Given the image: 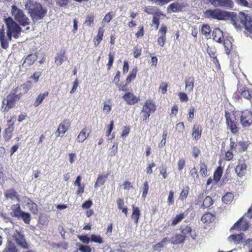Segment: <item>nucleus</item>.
I'll list each match as a JSON object with an SVG mask.
<instances>
[{"mask_svg": "<svg viewBox=\"0 0 252 252\" xmlns=\"http://www.w3.org/2000/svg\"><path fill=\"white\" fill-rule=\"evenodd\" d=\"M234 199V195L232 192H228L222 197V201L226 204H230Z\"/></svg>", "mask_w": 252, "mask_h": 252, "instance_id": "nucleus-37", "label": "nucleus"}, {"mask_svg": "<svg viewBox=\"0 0 252 252\" xmlns=\"http://www.w3.org/2000/svg\"><path fill=\"white\" fill-rule=\"evenodd\" d=\"M4 196L6 199H11L12 200L15 199L18 201L20 200L19 195L18 192L13 189H7L4 192Z\"/></svg>", "mask_w": 252, "mask_h": 252, "instance_id": "nucleus-21", "label": "nucleus"}, {"mask_svg": "<svg viewBox=\"0 0 252 252\" xmlns=\"http://www.w3.org/2000/svg\"><path fill=\"white\" fill-rule=\"evenodd\" d=\"M19 87L16 88L12 90L11 92L6 96V107L8 109L13 108L16 104V102L19 101L22 96L21 93L18 92Z\"/></svg>", "mask_w": 252, "mask_h": 252, "instance_id": "nucleus-7", "label": "nucleus"}, {"mask_svg": "<svg viewBox=\"0 0 252 252\" xmlns=\"http://www.w3.org/2000/svg\"><path fill=\"white\" fill-rule=\"evenodd\" d=\"M114 126V121L112 120L110 121V123L108 126V128L106 131V135L107 136H109V135L111 134V132L112 130L113 129Z\"/></svg>", "mask_w": 252, "mask_h": 252, "instance_id": "nucleus-62", "label": "nucleus"}, {"mask_svg": "<svg viewBox=\"0 0 252 252\" xmlns=\"http://www.w3.org/2000/svg\"><path fill=\"white\" fill-rule=\"evenodd\" d=\"M169 241L168 238L167 237L164 238L160 242L155 244L154 246L155 250L160 251V249L164 246V245Z\"/></svg>", "mask_w": 252, "mask_h": 252, "instance_id": "nucleus-45", "label": "nucleus"}, {"mask_svg": "<svg viewBox=\"0 0 252 252\" xmlns=\"http://www.w3.org/2000/svg\"><path fill=\"white\" fill-rule=\"evenodd\" d=\"M215 216L211 213H206L201 217V220L203 223H210L214 220Z\"/></svg>", "mask_w": 252, "mask_h": 252, "instance_id": "nucleus-33", "label": "nucleus"}, {"mask_svg": "<svg viewBox=\"0 0 252 252\" xmlns=\"http://www.w3.org/2000/svg\"><path fill=\"white\" fill-rule=\"evenodd\" d=\"M149 189V186L148 184V182L146 181L144 183L142 189V197L143 198H145L148 194V192Z\"/></svg>", "mask_w": 252, "mask_h": 252, "instance_id": "nucleus-52", "label": "nucleus"}, {"mask_svg": "<svg viewBox=\"0 0 252 252\" xmlns=\"http://www.w3.org/2000/svg\"><path fill=\"white\" fill-rule=\"evenodd\" d=\"M112 102L111 99H108L104 102L103 111L104 113H109L112 109Z\"/></svg>", "mask_w": 252, "mask_h": 252, "instance_id": "nucleus-42", "label": "nucleus"}, {"mask_svg": "<svg viewBox=\"0 0 252 252\" xmlns=\"http://www.w3.org/2000/svg\"><path fill=\"white\" fill-rule=\"evenodd\" d=\"M200 173L202 176H207V167L204 162H200Z\"/></svg>", "mask_w": 252, "mask_h": 252, "instance_id": "nucleus-50", "label": "nucleus"}, {"mask_svg": "<svg viewBox=\"0 0 252 252\" xmlns=\"http://www.w3.org/2000/svg\"><path fill=\"white\" fill-rule=\"evenodd\" d=\"M184 7L183 4H181L178 2H175L170 4L167 8V11L169 13L172 12H178L182 11Z\"/></svg>", "mask_w": 252, "mask_h": 252, "instance_id": "nucleus-16", "label": "nucleus"}, {"mask_svg": "<svg viewBox=\"0 0 252 252\" xmlns=\"http://www.w3.org/2000/svg\"><path fill=\"white\" fill-rule=\"evenodd\" d=\"M130 131V126H124L123 127L122 134H121V137L124 138L127 136L128 134L129 133Z\"/></svg>", "mask_w": 252, "mask_h": 252, "instance_id": "nucleus-56", "label": "nucleus"}, {"mask_svg": "<svg viewBox=\"0 0 252 252\" xmlns=\"http://www.w3.org/2000/svg\"><path fill=\"white\" fill-rule=\"evenodd\" d=\"M123 99L128 105H134L139 100V97L136 96L133 93L130 92L126 93L123 96Z\"/></svg>", "mask_w": 252, "mask_h": 252, "instance_id": "nucleus-15", "label": "nucleus"}, {"mask_svg": "<svg viewBox=\"0 0 252 252\" xmlns=\"http://www.w3.org/2000/svg\"><path fill=\"white\" fill-rule=\"evenodd\" d=\"M222 168L221 167L219 166L217 168V169L214 172L213 175L214 180L216 182H218L220 180V179L222 176Z\"/></svg>", "mask_w": 252, "mask_h": 252, "instance_id": "nucleus-43", "label": "nucleus"}, {"mask_svg": "<svg viewBox=\"0 0 252 252\" xmlns=\"http://www.w3.org/2000/svg\"><path fill=\"white\" fill-rule=\"evenodd\" d=\"M29 201L28 203V207L30 211L33 214H36L38 212L37 205L30 198H28Z\"/></svg>", "mask_w": 252, "mask_h": 252, "instance_id": "nucleus-41", "label": "nucleus"}, {"mask_svg": "<svg viewBox=\"0 0 252 252\" xmlns=\"http://www.w3.org/2000/svg\"><path fill=\"white\" fill-rule=\"evenodd\" d=\"M20 219L23 220L25 223L29 224L31 220V215L29 213L23 212L20 216Z\"/></svg>", "mask_w": 252, "mask_h": 252, "instance_id": "nucleus-47", "label": "nucleus"}, {"mask_svg": "<svg viewBox=\"0 0 252 252\" xmlns=\"http://www.w3.org/2000/svg\"><path fill=\"white\" fill-rule=\"evenodd\" d=\"M115 16V13L113 11H110L107 13L103 19H102V23L105 24V23H109L111 20L113 19V18Z\"/></svg>", "mask_w": 252, "mask_h": 252, "instance_id": "nucleus-49", "label": "nucleus"}, {"mask_svg": "<svg viewBox=\"0 0 252 252\" xmlns=\"http://www.w3.org/2000/svg\"><path fill=\"white\" fill-rule=\"evenodd\" d=\"M179 99L182 102H187L188 101L189 98L187 94L184 92H180L178 94Z\"/></svg>", "mask_w": 252, "mask_h": 252, "instance_id": "nucleus-63", "label": "nucleus"}, {"mask_svg": "<svg viewBox=\"0 0 252 252\" xmlns=\"http://www.w3.org/2000/svg\"><path fill=\"white\" fill-rule=\"evenodd\" d=\"M70 126V122L68 120L65 119L59 125L56 131L57 137L60 136L61 134L63 135Z\"/></svg>", "mask_w": 252, "mask_h": 252, "instance_id": "nucleus-13", "label": "nucleus"}, {"mask_svg": "<svg viewBox=\"0 0 252 252\" xmlns=\"http://www.w3.org/2000/svg\"><path fill=\"white\" fill-rule=\"evenodd\" d=\"M78 250L81 252H91L92 249L90 246L88 245H83L82 244L79 245Z\"/></svg>", "mask_w": 252, "mask_h": 252, "instance_id": "nucleus-55", "label": "nucleus"}, {"mask_svg": "<svg viewBox=\"0 0 252 252\" xmlns=\"http://www.w3.org/2000/svg\"><path fill=\"white\" fill-rule=\"evenodd\" d=\"M137 71V67L136 66L133 67L126 77V82L127 83L130 84L132 80L136 78Z\"/></svg>", "mask_w": 252, "mask_h": 252, "instance_id": "nucleus-34", "label": "nucleus"}, {"mask_svg": "<svg viewBox=\"0 0 252 252\" xmlns=\"http://www.w3.org/2000/svg\"><path fill=\"white\" fill-rule=\"evenodd\" d=\"M91 132V129L84 127L79 133L76 140L78 143L84 142L90 135Z\"/></svg>", "mask_w": 252, "mask_h": 252, "instance_id": "nucleus-18", "label": "nucleus"}, {"mask_svg": "<svg viewBox=\"0 0 252 252\" xmlns=\"http://www.w3.org/2000/svg\"><path fill=\"white\" fill-rule=\"evenodd\" d=\"M250 227L249 222L244 219L243 217L240 218L233 226L231 229H236L238 231H246Z\"/></svg>", "mask_w": 252, "mask_h": 252, "instance_id": "nucleus-12", "label": "nucleus"}, {"mask_svg": "<svg viewBox=\"0 0 252 252\" xmlns=\"http://www.w3.org/2000/svg\"><path fill=\"white\" fill-rule=\"evenodd\" d=\"M208 53L210 57L213 59V62L215 63H219V61L217 58L216 52L212 49H209L207 50Z\"/></svg>", "mask_w": 252, "mask_h": 252, "instance_id": "nucleus-54", "label": "nucleus"}, {"mask_svg": "<svg viewBox=\"0 0 252 252\" xmlns=\"http://www.w3.org/2000/svg\"><path fill=\"white\" fill-rule=\"evenodd\" d=\"M3 252H18V250L14 243L8 241Z\"/></svg>", "mask_w": 252, "mask_h": 252, "instance_id": "nucleus-35", "label": "nucleus"}, {"mask_svg": "<svg viewBox=\"0 0 252 252\" xmlns=\"http://www.w3.org/2000/svg\"><path fill=\"white\" fill-rule=\"evenodd\" d=\"M11 14L20 25L25 27V30L30 29V20L22 10L18 8L16 5H13L11 6Z\"/></svg>", "mask_w": 252, "mask_h": 252, "instance_id": "nucleus-3", "label": "nucleus"}, {"mask_svg": "<svg viewBox=\"0 0 252 252\" xmlns=\"http://www.w3.org/2000/svg\"><path fill=\"white\" fill-rule=\"evenodd\" d=\"M229 16V12L222 11L219 8L207 9L204 11L205 18L215 19L219 21L226 20Z\"/></svg>", "mask_w": 252, "mask_h": 252, "instance_id": "nucleus-5", "label": "nucleus"}, {"mask_svg": "<svg viewBox=\"0 0 252 252\" xmlns=\"http://www.w3.org/2000/svg\"><path fill=\"white\" fill-rule=\"evenodd\" d=\"M48 95L49 92L47 91L44 92L43 93L39 94L33 102V106L35 107L38 106L43 102L44 99L47 97Z\"/></svg>", "mask_w": 252, "mask_h": 252, "instance_id": "nucleus-27", "label": "nucleus"}, {"mask_svg": "<svg viewBox=\"0 0 252 252\" xmlns=\"http://www.w3.org/2000/svg\"><path fill=\"white\" fill-rule=\"evenodd\" d=\"M243 234H233L230 235L228 239L230 242H233L236 244L240 243L243 239Z\"/></svg>", "mask_w": 252, "mask_h": 252, "instance_id": "nucleus-32", "label": "nucleus"}, {"mask_svg": "<svg viewBox=\"0 0 252 252\" xmlns=\"http://www.w3.org/2000/svg\"><path fill=\"white\" fill-rule=\"evenodd\" d=\"M200 32L207 38L210 37L211 30L210 26L208 24H203L200 27Z\"/></svg>", "mask_w": 252, "mask_h": 252, "instance_id": "nucleus-28", "label": "nucleus"}, {"mask_svg": "<svg viewBox=\"0 0 252 252\" xmlns=\"http://www.w3.org/2000/svg\"><path fill=\"white\" fill-rule=\"evenodd\" d=\"M127 84H129L127 83L126 82V83L124 84V82H122L121 83H118V85H116L118 87L119 91L126 92L127 90Z\"/></svg>", "mask_w": 252, "mask_h": 252, "instance_id": "nucleus-61", "label": "nucleus"}, {"mask_svg": "<svg viewBox=\"0 0 252 252\" xmlns=\"http://www.w3.org/2000/svg\"><path fill=\"white\" fill-rule=\"evenodd\" d=\"M36 59L37 56L35 54H30L25 59L23 64H25L26 65H31L34 63Z\"/></svg>", "mask_w": 252, "mask_h": 252, "instance_id": "nucleus-38", "label": "nucleus"}, {"mask_svg": "<svg viewBox=\"0 0 252 252\" xmlns=\"http://www.w3.org/2000/svg\"><path fill=\"white\" fill-rule=\"evenodd\" d=\"M180 230L182 234L185 236L186 238L188 236L190 235L192 231L191 227L188 225H182L180 227Z\"/></svg>", "mask_w": 252, "mask_h": 252, "instance_id": "nucleus-36", "label": "nucleus"}, {"mask_svg": "<svg viewBox=\"0 0 252 252\" xmlns=\"http://www.w3.org/2000/svg\"><path fill=\"white\" fill-rule=\"evenodd\" d=\"M109 175V173H107L105 174L98 175L96 181L94 184V188H96L98 187L103 185L105 183Z\"/></svg>", "mask_w": 252, "mask_h": 252, "instance_id": "nucleus-25", "label": "nucleus"}, {"mask_svg": "<svg viewBox=\"0 0 252 252\" xmlns=\"http://www.w3.org/2000/svg\"><path fill=\"white\" fill-rule=\"evenodd\" d=\"M25 7L32 20L34 22L42 19L47 14V9L40 3H37L33 0H28Z\"/></svg>", "mask_w": 252, "mask_h": 252, "instance_id": "nucleus-1", "label": "nucleus"}, {"mask_svg": "<svg viewBox=\"0 0 252 252\" xmlns=\"http://www.w3.org/2000/svg\"><path fill=\"white\" fill-rule=\"evenodd\" d=\"M132 212L131 216V219L134 220L136 224H137L141 216L140 210L138 207H136L133 205L132 206Z\"/></svg>", "mask_w": 252, "mask_h": 252, "instance_id": "nucleus-24", "label": "nucleus"}, {"mask_svg": "<svg viewBox=\"0 0 252 252\" xmlns=\"http://www.w3.org/2000/svg\"><path fill=\"white\" fill-rule=\"evenodd\" d=\"M185 214L181 213L176 216V217L172 220L171 225L175 226L181 222L185 218Z\"/></svg>", "mask_w": 252, "mask_h": 252, "instance_id": "nucleus-46", "label": "nucleus"}, {"mask_svg": "<svg viewBox=\"0 0 252 252\" xmlns=\"http://www.w3.org/2000/svg\"><path fill=\"white\" fill-rule=\"evenodd\" d=\"M11 210L12 211L10 212L11 216L20 219V216L24 212L21 210L20 205L16 204L12 205Z\"/></svg>", "mask_w": 252, "mask_h": 252, "instance_id": "nucleus-22", "label": "nucleus"}, {"mask_svg": "<svg viewBox=\"0 0 252 252\" xmlns=\"http://www.w3.org/2000/svg\"><path fill=\"white\" fill-rule=\"evenodd\" d=\"M13 238L16 243L21 248L24 249H28L29 245L27 242L24 235L21 232L16 231L13 235Z\"/></svg>", "mask_w": 252, "mask_h": 252, "instance_id": "nucleus-11", "label": "nucleus"}, {"mask_svg": "<svg viewBox=\"0 0 252 252\" xmlns=\"http://www.w3.org/2000/svg\"><path fill=\"white\" fill-rule=\"evenodd\" d=\"M202 127L199 125H194L192 129L191 136L193 139L198 140L200 139L202 135Z\"/></svg>", "mask_w": 252, "mask_h": 252, "instance_id": "nucleus-20", "label": "nucleus"}, {"mask_svg": "<svg viewBox=\"0 0 252 252\" xmlns=\"http://www.w3.org/2000/svg\"><path fill=\"white\" fill-rule=\"evenodd\" d=\"M213 203V200L212 198L209 196H206L203 201L202 207L204 208H208L210 207Z\"/></svg>", "mask_w": 252, "mask_h": 252, "instance_id": "nucleus-44", "label": "nucleus"}, {"mask_svg": "<svg viewBox=\"0 0 252 252\" xmlns=\"http://www.w3.org/2000/svg\"><path fill=\"white\" fill-rule=\"evenodd\" d=\"M167 202L169 205L174 204V192L172 190H170L169 192V195L167 199Z\"/></svg>", "mask_w": 252, "mask_h": 252, "instance_id": "nucleus-60", "label": "nucleus"}, {"mask_svg": "<svg viewBox=\"0 0 252 252\" xmlns=\"http://www.w3.org/2000/svg\"><path fill=\"white\" fill-rule=\"evenodd\" d=\"M232 21L235 27L240 28L244 26L246 30L252 33V17L241 13L239 16H233Z\"/></svg>", "mask_w": 252, "mask_h": 252, "instance_id": "nucleus-2", "label": "nucleus"}, {"mask_svg": "<svg viewBox=\"0 0 252 252\" xmlns=\"http://www.w3.org/2000/svg\"><path fill=\"white\" fill-rule=\"evenodd\" d=\"M167 27L164 25H162L158 31L159 37L158 38L157 42L159 45L163 47L166 41V33L167 32Z\"/></svg>", "mask_w": 252, "mask_h": 252, "instance_id": "nucleus-14", "label": "nucleus"}, {"mask_svg": "<svg viewBox=\"0 0 252 252\" xmlns=\"http://www.w3.org/2000/svg\"><path fill=\"white\" fill-rule=\"evenodd\" d=\"M225 117L227 128L229 129L233 134H236L239 132L238 127V120L234 113H230L227 111H225Z\"/></svg>", "mask_w": 252, "mask_h": 252, "instance_id": "nucleus-6", "label": "nucleus"}, {"mask_svg": "<svg viewBox=\"0 0 252 252\" xmlns=\"http://www.w3.org/2000/svg\"><path fill=\"white\" fill-rule=\"evenodd\" d=\"M78 238L81 241L86 244H89L91 241V238H90L86 235H79L78 236Z\"/></svg>", "mask_w": 252, "mask_h": 252, "instance_id": "nucleus-58", "label": "nucleus"}, {"mask_svg": "<svg viewBox=\"0 0 252 252\" xmlns=\"http://www.w3.org/2000/svg\"><path fill=\"white\" fill-rule=\"evenodd\" d=\"M5 24L7 28V35L8 39L10 40L12 36L17 38L22 32L21 28L16 23L11 17L4 19Z\"/></svg>", "mask_w": 252, "mask_h": 252, "instance_id": "nucleus-4", "label": "nucleus"}, {"mask_svg": "<svg viewBox=\"0 0 252 252\" xmlns=\"http://www.w3.org/2000/svg\"><path fill=\"white\" fill-rule=\"evenodd\" d=\"M185 240V236L182 234H176L171 238L172 243L173 244H180L183 243Z\"/></svg>", "mask_w": 252, "mask_h": 252, "instance_id": "nucleus-31", "label": "nucleus"}, {"mask_svg": "<svg viewBox=\"0 0 252 252\" xmlns=\"http://www.w3.org/2000/svg\"><path fill=\"white\" fill-rule=\"evenodd\" d=\"M247 165L244 160H239V163L235 168V172L239 177H242L245 174Z\"/></svg>", "mask_w": 252, "mask_h": 252, "instance_id": "nucleus-19", "label": "nucleus"}, {"mask_svg": "<svg viewBox=\"0 0 252 252\" xmlns=\"http://www.w3.org/2000/svg\"><path fill=\"white\" fill-rule=\"evenodd\" d=\"M189 188L188 186L184 187L181 190L179 196V199L181 201L185 200L189 195Z\"/></svg>", "mask_w": 252, "mask_h": 252, "instance_id": "nucleus-39", "label": "nucleus"}, {"mask_svg": "<svg viewBox=\"0 0 252 252\" xmlns=\"http://www.w3.org/2000/svg\"><path fill=\"white\" fill-rule=\"evenodd\" d=\"M14 130V126H12V124L10 126L6 128L3 131V138L5 141H9L13 135V131Z\"/></svg>", "mask_w": 252, "mask_h": 252, "instance_id": "nucleus-26", "label": "nucleus"}, {"mask_svg": "<svg viewBox=\"0 0 252 252\" xmlns=\"http://www.w3.org/2000/svg\"><path fill=\"white\" fill-rule=\"evenodd\" d=\"M66 59L65 50H61L55 58V62L58 65H60L63 63Z\"/></svg>", "mask_w": 252, "mask_h": 252, "instance_id": "nucleus-29", "label": "nucleus"}, {"mask_svg": "<svg viewBox=\"0 0 252 252\" xmlns=\"http://www.w3.org/2000/svg\"><path fill=\"white\" fill-rule=\"evenodd\" d=\"M212 37L214 40L222 43L224 39L223 33L219 28H215L212 32Z\"/></svg>", "mask_w": 252, "mask_h": 252, "instance_id": "nucleus-17", "label": "nucleus"}, {"mask_svg": "<svg viewBox=\"0 0 252 252\" xmlns=\"http://www.w3.org/2000/svg\"><path fill=\"white\" fill-rule=\"evenodd\" d=\"M94 14H91L87 16L85 24L88 27L92 26L94 24Z\"/></svg>", "mask_w": 252, "mask_h": 252, "instance_id": "nucleus-51", "label": "nucleus"}, {"mask_svg": "<svg viewBox=\"0 0 252 252\" xmlns=\"http://www.w3.org/2000/svg\"><path fill=\"white\" fill-rule=\"evenodd\" d=\"M117 204L118 208L119 210H121L122 213H124L126 217L128 215V209L126 206H125V203L123 199L118 198L117 200Z\"/></svg>", "mask_w": 252, "mask_h": 252, "instance_id": "nucleus-30", "label": "nucleus"}, {"mask_svg": "<svg viewBox=\"0 0 252 252\" xmlns=\"http://www.w3.org/2000/svg\"><path fill=\"white\" fill-rule=\"evenodd\" d=\"M237 149L239 151L244 152L247 150L248 145L244 141H239L236 143Z\"/></svg>", "mask_w": 252, "mask_h": 252, "instance_id": "nucleus-48", "label": "nucleus"}, {"mask_svg": "<svg viewBox=\"0 0 252 252\" xmlns=\"http://www.w3.org/2000/svg\"><path fill=\"white\" fill-rule=\"evenodd\" d=\"M240 122L243 126H250L252 124V112L247 110L242 111Z\"/></svg>", "mask_w": 252, "mask_h": 252, "instance_id": "nucleus-10", "label": "nucleus"}, {"mask_svg": "<svg viewBox=\"0 0 252 252\" xmlns=\"http://www.w3.org/2000/svg\"><path fill=\"white\" fill-rule=\"evenodd\" d=\"M186 161L184 158L180 159L177 163L178 170L180 171L185 166Z\"/></svg>", "mask_w": 252, "mask_h": 252, "instance_id": "nucleus-64", "label": "nucleus"}, {"mask_svg": "<svg viewBox=\"0 0 252 252\" xmlns=\"http://www.w3.org/2000/svg\"><path fill=\"white\" fill-rule=\"evenodd\" d=\"M235 100L238 101L240 98L244 97L251 100L252 98V91L246 87L240 86L233 96Z\"/></svg>", "mask_w": 252, "mask_h": 252, "instance_id": "nucleus-8", "label": "nucleus"}, {"mask_svg": "<svg viewBox=\"0 0 252 252\" xmlns=\"http://www.w3.org/2000/svg\"><path fill=\"white\" fill-rule=\"evenodd\" d=\"M222 42L223 43L225 52L227 55H229L232 49V42L228 39H224Z\"/></svg>", "mask_w": 252, "mask_h": 252, "instance_id": "nucleus-40", "label": "nucleus"}, {"mask_svg": "<svg viewBox=\"0 0 252 252\" xmlns=\"http://www.w3.org/2000/svg\"><path fill=\"white\" fill-rule=\"evenodd\" d=\"M195 109L194 107H190L189 110L188 120L191 122L194 118Z\"/></svg>", "mask_w": 252, "mask_h": 252, "instance_id": "nucleus-57", "label": "nucleus"}, {"mask_svg": "<svg viewBox=\"0 0 252 252\" xmlns=\"http://www.w3.org/2000/svg\"><path fill=\"white\" fill-rule=\"evenodd\" d=\"M91 241L98 244L103 243L102 238L99 236L95 234H92L91 236Z\"/></svg>", "mask_w": 252, "mask_h": 252, "instance_id": "nucleus-53", "label": "nucleus"}, {"mask_svg": "<svg viewBox=\"0 0 252 252\" xmlns=\"http://www.w3.org/2000/svg\"><path fill=\"white\" fill-rule=\"evenodd\" d=\"M109 57V61L108 63L107 64V69L108 70H109L111 69L113 65V63L114 60V55H112L111 53H110L108 55Z\"/></svg>", "mask_w": 252, "mask_h": 252, "instance_id": "nucleus-59", "label": "nucleus"}, {"mask_svg": "<svg viewBox=\"0 0 252 252\" xmlns=\"http://www.w3.org/2000/svg\"><path fill=\"white\" fill-rule=\"evenodd\" d=\"M156 110V106L155 103L152 100L147 99L144 103L142 110L143 121L148 119L151 114L155 112Z\"/></svg>", "mask_w": 252, "mask_h": 252, "instance_id": "nucleus-9", "label": "nucleus"}, {"mask_svg": "<svg viewBox=\"0 0 252 252\" xmlns=\"http://www.w3.org/2000/svg\"><path fill=\"white\" fill-rule=\"evenodd\" d=\"M185 90L188 92L193 91L194 84V78L193 76H189L186 78L185 81Z\"/></svg>", "mask_w": 252, "mask_h": 252, "instance_id": "nucleus-23", "label": "nucleus"}]
</instances>
